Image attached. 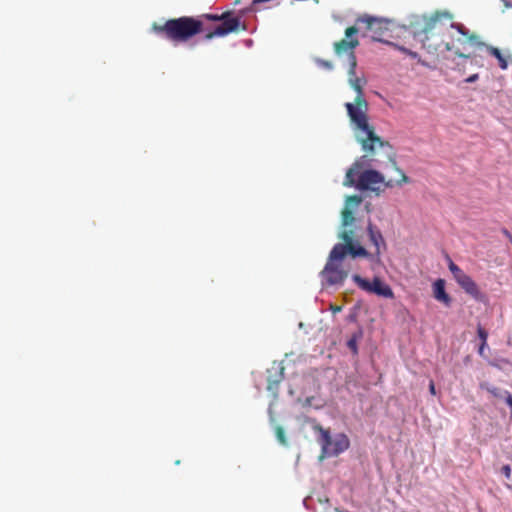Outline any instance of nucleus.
I'll return each instance as SVG.
<instances>
[{
    "instance_id": "obj_1",
    "label": "nucleus",
    "mask_w": 512,
    "mask_h": 512,
    "mask_svg": "<svg viewBox=\"0 0 512 512\" xmlns=\"http://www.w3.org/2000/svg\"><path fill=\"white\" fill-rule=\"evenodd\" d=\"M421 29L415 32L421 38L422 46L429 53L439 54L452 51L461 58H469V54L461 52L465 44L484 45L479 36L470 33L462 24L453 21V15L447 11H436L430 16H422Z\"/></svg>"
},
{
    "instance_id": "obj_2",
    "label": "nucleus",
    "mask_w": 512,
    "mask_h": 512,
    "mask_svg": "<svg viewBox=\"0 0 512 512\" xmlns=\"http://www.w3.org/2000/svg\"><path fill=\"white\" fill-rule=\"evenodd\" d=\"M358 28L348 27L345 30V38L334 43V51L340 56L343 54L349 55V70H348V81L350 86L356 91L357 95L354 102L345 103V108L349 116L352 128L354 131H359L367 134V141L377 140L375 128L369 122L368 110L369 105L364 96L363 85L366 80L356 75L357 60L354 53V49L359 45V41L356 37Z\"/></svg>"
},
{
    "instance_id": "obj_3",
    "label": "nucleus",
    "mask_w": 512,
    "mask_h": 512,
    "mask_svg": "<svg viewBox=\"0 0 512 512\" xmlns=\"http://www.w3.org/2000/svg\"><path fill=\"white\" fill-rule=\"evenodd\" d=\"M355 137L358 143L361 144L362 150L365 152L360 158H358L353 165L347 170L343 185L346 187L355 186L357 188V179L360 169L364 167H369L373 163L381 164V163H390L391 166L400 174L401 179L398 182L399 186L404 183H408L410 180L408 176L397 166V162L395 160V153L393 151V147L388 141L383 140L376 134L377 140L367 141L364 143V140L368 138V135L359 131H354Z\"/></svg>"
},
{
    "instance_id": "obj_4",
    "label": "nucleus",
    "mask_w": 512,
    "mask_h": 512,
    "mask_svg": "<svg viewBox=\"0 0 512 512\" xmlns=\"http://www.w3.org/2000/svg\"><path fill=\"white\" fill-rule=\"evenodd\" d=\"M339 238L344 243H337L330 251L327 262L320 275L326 286L341 285L348 277V270L344 268L343 261L347 255L352 258L369 257V251L356 238L354 230L344 229Z\"/></svg>"
},
{
    "instance_id": "obj_5",
    "label": "nucleus",
    "mask_w": 512,
    "mask_h": 512,
    "mask_svg": "<svg viewBox=\"0 0 512 512\" xmlns=\"http://www.w3.org/2000/svg\"><path fill=\"white\" fill-rule=\"evenodd\" d=\"M152 31L173 43H184L203 31V22L189 16L169 19L163 24L154 22Z\"/></svg>"
},
{
    "instance_id": "obj_6",
    "label": "nucleus",
    "mask_w": 512,
    "mask_h": 512,
    "mask_svg": "<svg viewBox=\"0 0 512 512\" xmlns=\"http://www.w3.org/2000/svg\"><path fill=\"white\" fill-rule=\"evenodd\" d=\"M313 430L319 433L317 441L321 445L320 459L337 456L349 448L350 441L345 434H338L332 439L329 430L320 424H315Z\"/></svg>"
},
{
    "instance_id": "obj_7",
    "label": "nucleus",
    "mask_w": 512,
    "mask_h": 512,
    "mask_svg": "<svg viewBox=\"0 0 512 512\" xmlns=\"http://www.w3.org/2000/svg\"><path fill=\"white\" fill-rule=\"evenodd\" d=\"M399 181H385L384 176L380 172L373 169H365L358 175L357 189L362 191L370 190L379 195L384 188H392L394 185H399Z\"/></svg>"
},
{
    "instance_id": "obj_8",
    "label": "nucleus",
    "mask_w": 512,
    "mask_h": 512,
    "mask_svg": "<svg viewBox=\"0 0 512 512\" xmlns=\"http://www.w3.org/2000/svg\"><path fill=\"white\" fill-rule=\"evenodd\" d=\"M223 17L212 31L205 35L206 40H211L215 37H224L230 33H236L239 30H246V25L241 22L240 17L235 16L233 12L227 11L223 13Z\"/></svg>"
},
{
    "instance_id": "obj_9",
    "label": "nucleus",
    "mask_w": 512,
    "mask_h": 512,
    "mask_svg": "<svg viewBox=\"0 0 512 512\" xmlns=\"http://www.w3.org/2000/svg\"><path fill=\"white\" fill-rule=\"evenodd\" d=\"M352 280L360 289L368 293H373L385 298L394 297L392 289L378 277H375L373 281L370 282L369 280L362 278L360 275L354 274L352 276Z\"/></svg>"
},
{
    "instance_id": "obj_10",
    "label": "nucleus",
    "mask_w": 512,
    "mask_h": 512,
    "mask_svg": "<svg viewBox=\"0 0 512 512\" xmlns=\"http://www.w3.org/2000/svg\"><path fill=\"white\" fill-rule=\"evenodd\" d=\"M385 21L383 19L369 16V15H363L359 16L356 21L355 25L353 27L358 28V32L362 29L365 30V32H372L371 37L375 40H380V36L383 34V30L386 29L384 27Z\"/></svg>"
},
{
    "instance_id": "obj_11",
    "label": "nucleus",
    "mask_w": 512,
    "mask_h": 512,
    "mask_svg": "<svg viewBox=\"0 0 512 512\" xmlns=\"http://www.w3.org/2000/svg\"><path fill=\"white\" fill-rule=\"evenodd\" d=\"M367 232L371 244L374 246V251L369 252V259L379 260L381 254L387 250V244L380 231V229L373 225L371 222L368 223Z\"/></svg>"
},
{
    "instance_id": "obj_12",
    "label": "nucleus",
    "mask_w": 512,
    "mask_h": 512,
    "mask_svg": "<svg viewBox=\"0 0 512 512\" xmlns=\"http://www.w3.org/2000/svg\"><path fill=\"white\" fill-rule=\"evenodd\" d=\"M362 202V197L358 195H351L346 198V206L342 210V220L341 224L344 228L350 226L355 218L353 216V212L350 209L351 206H358Z\"/></svg>"
},
{
    "instance_id": "obj_13",
    "label": "nucleus",
    "mask_w": 512,
    "mask_h": 512,
    "mask_svg": "<svg viewBox=\"0 0 512 512\" xmlns=\"http://www.w3.org/2000/svg\"><path fill=\"white\" fill-rule=\"evenodd\" d=\"M459 286L470 296L476 300H482L483 294L481 293L476 282L467 274L462 276L457 282Z\"/></svg>"
},
{
    "instance_id": "obj_14",
    "label": "nucleus",
    "mask_w": 512,
    "mask_h": 512,
    "mask_svg": "<svg viewBox=\"0 0 512 512\" xmlns=\"http://www.w3.org/2000/svg\"><path fill=\"white\" fill-rule=\"evenodd\" d=\"M433 296L437 301L443 303L446 307H449L452 303L451 297L445 290V281L443 279H437L434 282Z\"/></svg>"
},
{
    "instance_id": "obj_15",
    "label": "nucleus",
    "mask_w": 512,
    "mask_h": 512,
    "mask_svg": "<svg viewBox=\"0 0 512 512\" xmlns=\"http://www.w3.org/2000/svg\"><path fill=\"white\" fill-rule=\"evenodd\" d=\"M480 47H484L486 51L493 57H495L498 60V65L502 70H506L508 68V60L507 58L502 54L500 49L497 47L487 45L484 43V45H481Z\"/></svg>"
},
{
    "instance_id": "obj_16",
    "label": "nucleus",
    "mask_w": 512,
    "mask_h": 512,
    "mask_svg": "<svg viewBox=\"0 0 512 512\" xmlns=\"http://www.w3.org/2000/svg\"><path fill=\"white\" fill-rule=\"evenodd\" d=\"M283 368H281L275 378L268 377L267 390L272 392L274 395L277 394L278 385L283 380Z\"/></svg>"
},
{
    "instance_id": "obj_17",
    "label": "nucleus",
    "mask_w": 512,
    "mask_h": 512,
    "mask_svg": "<svg viewBox=\"0 0 512 512\" xmlns=\"http://www.w3.org/2000/svg\"><path fill=\"white\" fill-rule=\"evenodd\" d=\"M477 334L481 340V345L479 347V354L482 355L483 350H484L485 346L487 345L488 332L481 325H478Z\"/></svg>"
},
{
    "instance_id": "obj_18",
    "label": "nucleus",
    "mask_w": 512,
    "mask_h": 512,
    "mask_svg": "<svg viewBox=\"0 0 512 512\" xmlns=\"http://www.w3.org/2000/svg\"><path fill=\"white\" fill-rule=\"evenodd\" d=\"M449 270L453 274L456 282H458L459 279H461L462 276L465 275L461 268L458 265H456L452 260L449 261Z\"/></svg>"
},
{
    "instance_id": "obj_19",
    "label": "nucleus",
    "mask_w": 512,
    "mask_h": 512,
    "mask_svg": "<svg viewBox=\"0 0 512 512\" xmlns=\"http://www.w3.org/2000/svg\"><path fill=\"white\" fill-rule=\"evenodd\" d=\"M275 435H276L277 440H278L282 445H287V439H286L285 431H284L283 427H281V426H276V427H275Z\"/></svg>"
},
{
    "instance_id": "obj_20",
    "label": "nucleus",
    "mask_w": 512,
    "mask_h": 512,
    "mask_svg": "<svg viewBox=\"0 0 512 512\" xmlns=\"http://www.w3.org/2000/svg\"><path fill=\"white\" fill-rule=\"evenodd\" d=\"M480 387L482 389H486L489 393H491L492 395H494L495 397H502L504 396V392L502 393L498 388L496 387H489L487 384L485 383H482L480 385Z\"/></svg>"
},
{
    "instance_id": "obj_21",
    "label": "nucleus",
    "mask_w": 512,
    "mask_h": 512,
    "mask_svg": "<svg viewBox=\"0 0 512 512\" xmlns=\"http://www.w3.org/2000/svg\"><path fill=\"white\" fill-rule=\"evenodd\" d=\"M501 472L502 474L504 475V477L508 480V481H512V475H511V467L510 465H504L502 468H501Z\"/></svg>"
},
{
    "instance_id": "obj_22",
    "label": "nucleus",
    "mask_w": 512,
    "mask_h": 512,
    "mask_svg": "<svg viewBox=\"0 0 512 512\" xmlns=\"http://www.w3.org/2000/svg\"><path fill=\"white\" fill-rule=\"evenodd\" d=\"M204 18L208 19V20H211V21H220L223 17V13L218 15V14H204L203 15Z\"/></svg>"
},
{
    "instance_id": "obj_23",
    "label": "nucleus",
    "mask_w": 512,
    "mask_h": 512,
    "mask_svg": "<svg viewBox=\"0 0 512 512\" xmlns=\"http://www.w3.org/2000/svg\"><path fill=\"white\" fill-rule=\"evenodd\" d=\"M317 63H318L319 66H321V67H323V68H325L327 70H330L333 67L332 63L330 61H328V60L318 59Z\"/></svg>"
},
{
    "instance_id": "obj_24",
    "label": "nucleus",
    "mask_w": 512,
    "mask_h": 512,
    "mask_svg": "<svg viewBox=\"0 0 512 512\" xmlns=\"http://www.w3.org/2000/svg\"><path fill=\"white\" fill-rule=\"evenodd\" d=\"M504 397H505L506 403L508 404V406L511 409V418H512V395L509 391H504Z\"/></svg>"
},
{
    "instance_id": "obj_25",
    "label": "nucleus",
    "mask_w": 512,
    "mask_h": 512,
    "mask_svg": "<svg viewBox=\"0 0 512 512\" xmlns=\"http://www.w3.org/2000/svg\"><path fill=\"white\" fill-rule=\"evenodd\" d=\"M347 346L353 351V353H357V344L355 339H350L347 342Z\"/></svg>"
},
{
    "instance_id": "obj_26",
    "label": "nucleus",
    "mask_w": 512,
    "mask_h": 512,
    "mask_svg": "<svg viewBox=\"0 0 512 512\" xmlns=\"http://www.w3.org/2000/svg\"><path fill=\"white\" fill-rule=\"evenodd\" d=\"M400 50L403 51L404 53H406L407 55H409L412 58H418V56H419L417 52L411 51V50L406 49L404 47H400Z\"/></svg>"
},
{
    "instance_id": "obj_27",
    "label": "nucleus",
    "mask_w": 512,
    "mask_h": 512,
    "mask_svg": "<svg viewBox=\"0 0 512 512\" xmlns=\"http://www.w3.org/2000/svg\"><path fill=\"white\" fill-rule=\"evenodd\" d=\"M478 78H479L478 74H472L471 76H469L468 78L465 79V82L466 83H473V82L477 81Z\"/></svg>"
},
{
    "instance_id": "obj_28",
    "label": "nucleus",
    "mask_w": 512,
    "mask_h": 512,
    "mask_svg": "<svg viewBox=\"0 0 512 512\" xmlns=\"http://www.w3.org/2000/svg\"><path fill=\"white\" fill-rule=\"evenodd\" d=\"M429 391L432 395H436L435 384L433 381H430L429 383Z\"/></svg>"
},
{
    "instance_id": "obj_29",
    "label": "nucleus",
    "mask_w": 512,
    "mask_h": 512,
    "mask_svg": "<svg viewBox=\"0 0 512 512\" xmlns=\"http://www.w3.org/2000/svg\"><path fill=\"white\" fill-rule=\"evenodd\" d=\"M330 309L335 314V313L340 312L342 310V307L341 306H337V305H331Z\"/></svg>"
},
{
    "instance_id": "obj_30",
    "label": "nucleus",
    "mask_w": 512,
    "mask_h": 512,
    "mask_svg": "<svg viewBox=\"0 0 512 512\" xmlns=\"http://www.w3.org/2000/svg\"><path fill=\"white\" fill-rule=\"evenodd\" d=\"M503 233L510 240V242L512 243V235H511V233L508 230H506V229L503 230Z\"/></svg>"
}]
</instances>
